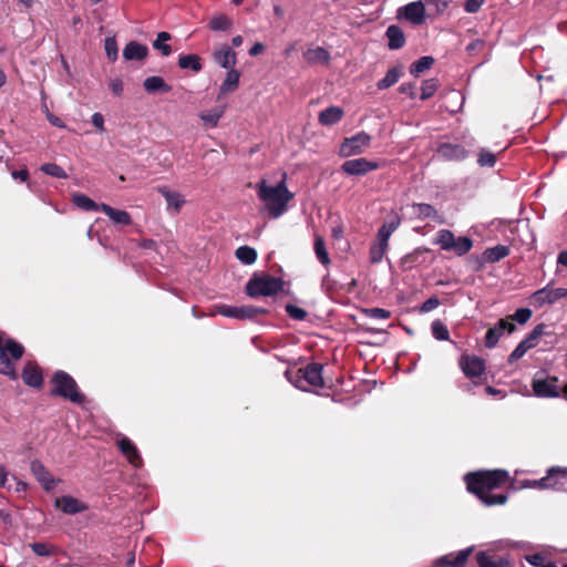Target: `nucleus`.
Masks as SVG:
<instances>
[{"instance_id":"f257e3e1","label":"nucleus","mask_w":567,"mask_h":567,"mask_svg":"<svg viewBox=\"0 0 567 567\" xmlns=\"http://www.w3.org/2000/svg\"><path fill=\"white\" fill-rule=\"evenodd\" d=\"M508 473L503 470L470 473L465 476L467 489L477 495L486 505H502L507 501L504 494L488 495V492L506 482Z\"/></svg>"},{"instance_id":"f03ea898","label":"nucleus","mask_w":567,"mask_h":567,"mask_svg":"<svg viewBox=\"0 0 567 567\" xmlns=\"http://www.w3.org/2000/svg\"><path fill=\"white\" fill-rule=\"evenodd\" d=\"M259 199L264 203L266 209L272 218L280 217L286 210L289 200L293 195L286 187L285 181L277 185H268L265 179L258 182L255 186Z\"/></svg>"},{"instance_id":"7ed1b4c3","label":"nucleus","mask_w":567,"mask_h":567,"mask_svg":"<svg viewBox=\"0 0 567 567\" xmlns=\"http://www.w3.org/2000/svg\"><path fill=\"white\" fill-rule=\"evenodd\" d=\"M286 378L296 388L307 391L308 386H322V365L319 363L308 364L306 368L287 370Z\"/></svg>"},{"instance_id":"20e7f679","label":"nucleus","mask_w":567,"mask_h":567,"mask_svg":"<svg viewBox=\"0 0 567 567\" xmlns=\"http://www.w3.org/2000/svg\"><path fill=\"white\" fill-rule=\"evenodd\" d=\"M52 382L54 388L52 390L53 395H60L64 399L70 400L73 403H83L85 398L79 391L74 379L65 373L64 371H58L54 373Z\"/></svg>"},{"instance_id":"39448f33","label":"nucleus","mask_w":567,"mask_h":567,"mask_svg":"<svg viewBox=\"0 0 567 567\" xmlns=\"http://www.w3.org/2000/svg\"><path fill=\"white\" fill-rule=\"evenodd\" d=\"M281 289V280L267 275L254 276L246 285V292L251 298L275 296Z\"/></svg>"},{"instance_id":"423d86ee","label":"nucleus","mask_w":567,"mask_h":567,"mask_svg":"<svg viewBox=\"0 0 567 567\" xmlns=\"http://www.w3.org/2000/svg\"><path fill=\"white\" fill-rule=\"evenodd\" d=\"M214 312L237 320H250L259 315L267 313V310L255 306L217 305L214 307Z\"/></svg>"},{"instance_id":"0eeeda50","label":"nucleus","mask_w":567,"mask_h":567,"mask_svg":"<svg viewBox=\"0 0 567 567\" xmlns=\"http://www.w3.org/2000/svg\"><path fill=\"white\" fill-rule=\"evenodd\" d=\"M567 484V471H556L551 468L546 477L533 481L528 484L534 488H555L563 489Z\"/></svg>"},{"instance_id":"6e6552de","label":"nucleus","mask_w":567,"mask_h":567,"mask_svg":"<svg viewBox=\"0 0 567 567\" xmlns=\"http://www.w3.org/2000/svg\"><path fill=\"white\" fill-rule=\"evenodd\" d=\"M561 298H567V288H551L550 285H547L532 295L533 303L538 307L545 303H554Z\"/></svg>"},{"instance_id":"1a4fd4ad","label":"nucleus","mask_w":567,"mask_h":567,"mask_svg":"<svg viewBox=\"0 0 567 567\" xmlns=\"http://www.w3.org/2000/svg\"><path fill=\"white\" fill-rule=\"evenodd\" d=\"M558 379L556 377L547 379L534 378L532 388L534 394L539 398H557L559 396V388L557 385Z\"/></svg>"},{"instance_id":"9d476101","label":"nucleus","mask_w":567,"mask_h":567,"mask_svg":"<svg viewBox=\"0 0 567 567\" xmlns=\"http://www.w3.org/2000/svg\"><path fill=\"white\" fill-rule=\"evenodd\" d=\"M400 218L398 216L392 217L390 220L385 221L378 230L377 238L374 240V245L385 255L389 248V239L391 235L398 229L400 226Z\"/></svg>"},{"instance_id":"9b49d317","label":"nucleus","mask_w":567,"mask_h":567,"mask_svg":"<svg viewBox=\"0 0 567 567\" xmlns=\"http://www.w3.org/2000/svg\"><path fill=\"white\" fill-rule=\"evenodd\" d=\"M400 218L398 216L392 217L390 220L385 221L378 230L377 238L374 240V245L385 255L389 248V239L391 235L398 229L400 226Z\"/></svg>"},{"instance_id":"f8f14e48","label":"nucleus","mask_w":567,"mask_h":567,"mask_svg":"<svg viewBox=\"0 0 567 567\" xmlns=\"http://www.w3.org/2000/svg\"><path fill=\"white\" fill-rule=\"evenodd\" d=\"M54 506L55 508L68 515L83 513L89 508V506L84 502L71 495H63L55 498Z\"/></svg>"},{"instance_id":"ddd939ff","label":"nucleus","mask_w":567,"mask_h":567,"mask_svg":"<svg viewBox=\"0 0 567 567\" xmlns=\"http://www.w3.org/2000/svg\"><path fill=\"white\" fill-rule=\"evenodd\" d=\"M515 330V324L509 322L508 319H501L497 324L489 328L485 336V347L488 349L494 348L499 338L507 331L512 333Z\"/></svg>"},{"instance_id":"4468645a","label":"nucleus","mask_w":567,"mask_h":567,"mask_svg":"<svg viewBox=\"0 0 567 567\" xmlns=\"http://www.w3.org/2000/svg\"><path fill=\"white\" fill-rule=\"evenodd\" d=\"M460 367L467 378L480 377L485 370V363L483 359L468 354L461 357Z\"/></svg>"},{"instance_id":"2eb2a0df","label":"nucleus","mask_w":567,"mask_h":567,"mask_svg":"<svg viewBox=\"0 0 567 567\" xmlns=\"http://www.w3.org/2000/svg\"><path fill=\"white\" fill-rule=\"evenodd\" d=\"M378 167L377 163L365 158H354L344 162L341 169L348 175H363Z\"/></svg>"},{"instance_id":"dca6fc26","label":"nucleus","mask_w":567,"mask_h":567,"mask_svg":"<svg viewBox=\"0 0 567 567\" xmlns=\"http://www.w3.org/2000/svg\"><path fill=\"white\" fill-rule=\"evenodd\" d=\"M213 60L224 69H233L237 62V54L229 45L221 44L213 52Z\"/></svg>"},{"instance_id":"f3484780","label":"nucleus","mask_w":567,"mask_h":567,"mask_svg":"<svg viewBox=\"0 0 567 567\" xmlns=\"http://www.w3.org/2000/svg\"><path fill=\"white\" fill-rule=\"evenodd\" d=\"M31 472L45 491H52L55 487L56 481L40 461L31 462Z\"/></svg>"},{"instance_id":"a211bd4d","label":"nucleus","mask_w":567,"mask_h":567,"mask_svg":"<svg viewBox=\"0 0 567 567\" xmlns=\"http://www.w3.org/2000/svg\"><path fill=\"white\" fill-rule=\"evenodd\" d=\"M472 547L460 550L456 554H447L435 560L437 567H461L467 561Z\"/></svg>"},{"instance_id":"6ab92c4d","label":"nucleus","mask_w":567,"mask_h":567,"mask_svg":"<svg viewBox=\"0 0 567 567\" xmlns=\"http://www.w3.org/2000/svg\"><path fill=\"white\" fill-rule=\"evenodd\" d=\"M425 7L426 4L423 0L411 2L403 7V14L413 24H421L425 20Z\"/></svg>"},{"instance_id":"aec40b11","label":"nucleus","mask_w":567,"mask_h":567,"mask_svg":"<svg viewBox=\"0 0 567 567\" xmlns=\"http://www.w3.org/2000/svg\"><path fill=\"white\" fill-rule=\"evenodd\" d=\"M437 155L449 161H462L467 156L463 144H441Z\"/></svg>"},{"instance_id":"412c9836","label":"nucleus","mask_w":567,"mask_h":567,"mask_svg":"<svg viewBox=\"0 0 567 567\" xmlns=\"http://www.w3.org/2000/svg\"><path fill=\"white\" fill-rule=\"evenodd\" d=\"M117 445L121 452L125 455V457L132 465H134L135 467H140L142 465L141 455L131 440H128L127 437H122L121 440H118Z\"/></svg>"},{"instance_id":"4be33fe9","label":"nucleus","mask_w":567,"mask_h":567,"mask_svg":"<svg viewBox=\"0 0 567 567\" xmlns=\"http://www.w3.org/2000/svg\"><path fill=\"white\" fill-rule=\"evenodd\" d=\"M22 379L25 384L40 388L43 383L42 372L39 367L32 362H28L22 371Z\"/></svg>"},{"instance_id":"5701e85b","label":"nucleus","mask_w":567,"mask_h":567,"mask_svg":"<svg viewBox=\"0 0 567 567\" xmlns=\"http://www.w3.org/2000/svg\"><path fill=\"white\" fill-rule=\"evenodd\" d=\"M143 87L148 94L153 93H168L172 86L165 82L162 76H148L143 82Z\"/></svg>"},{"instance_id":"b1692460","label":"nucleus","mask_w":567,"mask_h":567,"mask_svg":"<svg viewBox=\"0 0 567 567\" xmlns=\"http://www.w3.org/2000/svg\"><path fill=\"white\" fill-rule=\"evenodd\" d=\"M385 35L389 40L388 47L391 50H399L405 44V35L403 30L395 24H391L388 27L385 31Z\"/></svg>"},{"instance_id":"393cba45","label":"nucleus","mask_w":567,"mask_h":567,"mask_svg":"<svg viewBox=\"0 0 567 567\" xmlns=\"http://www.w3.org/2000/svg\"><path fill=\"white\" fill-rule=\"evenodd\" d=\"M148 49L146 45L141 44L136 41L128 42L123 50V58L127 61L131 60H143L146 58Z\"/></svg>"},{"instance_id":"a878e982","label":"nucleus","mask_w":567,"mask_h":567,"mask_svg":"<svg viewBox=\"0 0 567 567\" xmlns=\"http://www.w3.org/2000/svg\"><path fill=\"white\" fill-rule=\"evenodd\" d=\"M303 58L310 64L321 63L323 65H328L331 59L329 51L322 47L308 49L303 52Z\"/></svg>"},{"instance_id":"bb28decb","label":"nucleus","mask_w":567,"mask_h":567,"mask_svg":"<svg viewBox=\"0 0 567 567\" xmlns=\"http://www.w3.org/2000/svg\"><path fill=\"white\" fill-rule=\"evenodd\" d=\"M100 209L109 216L114 224L130 225L132 223L130 214L125 210L115 209L107 204H101Z\"/></svg>"},{"instance_id":"cd10ccee","label":"nucleus","mask_w":567,"mask_h":567,"mask_svg":"<svg viewBox=\"0 0 567 567\" xmlns=\"http://www.w3.org/2000/svg\"><path fill=\"white\" fill-rule=\"evenodd\" d=\"M343 110L339 106H330L319 113V123L322 125H333L341 121Z\"/></svg>"},{"instance_id":"c85d7f7f","label":"nucleus","mask_w":567,"mask_h":567,"mask_svg":"<svg viewBox=\"0 0 567 567\" xmlns=\"http://www.w3.org/2000/svg\"><path fill=\"white\" fill-rule=\"evenodd\" d=\"M239 79H240V72L233 69H229V71L226 74L225 80L223 81L220 87H219V94L225 95L228 93H231L236 91L239 86Z\"/></svg>"},{"instance_id":"c756f323","label":"nucleus","mask_w":567,"mask_h":567,"mask_svg":"<svg viewBox=\"0 0 567 567\" xmlns=\"http://www.w3.org/2000/svg\"><path fill=\"white\" fill-rule=\"evenodd\" d=\"M177 64L181 69L192 70L195 73L203 69L202 58L195 53L179 55Z\"/></svg>"},{"instance_id":"7c9ffc66","label":"nucleus","mask_w":567,"mask_h":567,"mask_svg":"<svg viewBox=\"0 0 567 567\" xmlns=\"http://www.w3.org/2000/svg\"><path fill=\"white\" fill-rule=\"evenodd\" d=\"M434 62L435 60L433 56H422L410 65V74L415 78H419L422 73L430 70L433 66Z\"/></svg>"},{"instance_id":"2f4dec72","label":"nucleus","mask_w":567,"mask_h":567,"mask_svg":"<svg viewBox=\"0 0 567 567\" xmlns=\"http://www.w3.org/2000/svg\"><path fill=\"white\" fill-rule=\"evenodd\" d=\"M402 75V66H393L388 70L385 76L381 79L377 86L379 90H385L394 85Z\"/></svg>"},{"instance_id":"473e14b6","label":"nucleus","mask_w":567,"mask_h":567,"mask_svg":"<svg viewBox=\"0 0 567 567\" xmlns=\"http://www.w3.org/2000/svg\"><path fill=\"white\" fill-rule=\"evenodd\" d=\"M476 560L480 567H506L508 563L503 558H495L484 551L476 555Z\"/></svg>"},{"instance_id":"72a5a7b5","label":"nucleus","mask_w":567,"mask_h":567,"mask_svg":"<svg viewBox=\"0 0 567 567\" xmlns=\"http://www.w3.org/2000/svg\"><path fill=\"white\" fill-rule=\"evenodd\" d=\"M313 248H315V252H316V256L319 259V261L323 266H329L331 260H330L328 250L326 248L324 240L320 235L315 236V247Z\"/></svg>"},{"instance_id":"f704fd0d","label":"nucleus","mask_w":567,"mask_h":567,"mask_svg":"<svg viewBox=\"0 0 567 567\" xmlns=\"http://www.w3.org/2000/svg\"><path fill=\"white\" fill-rule=\"evenodd\" d=\"M208 27L213 31H228L233 27V21L226 14H219L209 20Z\"/></svg>"},{"instance_id":"c9c22d12","label":"nucleus","mask_w":567,"mask_h":567,"mask_svg":"<svg viewBox=\"0 0 567 567\" xmlns=\"http://www.w3.org/2000/svg\"><path fill=\"white\" fill-rule=\"evenodd\" d=\"M158 192L165 197L168 207H173L176 212L179 210L184 204V199L181 194L171 192L166 187H161Z\"/></svg>"},{"instance_id":"e433bc0d","label":"nucleus","mask_w":567,"mask_h":567,"mask_svg":"<svg viewBox=\"0 0 567 567\" xmlns=\"http://www.w3.org/2000/svg\"><path fill=\"white\" fill-rule=\"evenodd\" d=\"M171 34L166 31H162L157 34L156 40L153 42V48L161 51L163 56H168L172 53V48L165 42L171 40Z\"/></svg>"},{"instance_id":"4c0bfd02","label":"nucleus","mask_w":567,"mask_h":567,"mask_svg":"<svg viewBox=\"0 0 567 567\" xmlns=\"http://www.w3.org/2000/svg\"><path fill=\"white\" fill-rule=\"evenodd\" d=\"M430 10L429 16H441L443 14L452 0H423Z\"/></svg>"},{"instance_id":"58836bf2","label":"nucleus","mask_w":567,"mask_h":567,"mask_svg":"<svg viewBox=\"0 0 567 567\" xmlns=\"http://www.w3.org/2000/svg\"><path fill=\"white\" fill-rule=\"evenodd\" d=\"M238 260L245 265H251L257 259V251L249 246H241L235 252Z\"/></svg>"},{"instance_id":"ea45409f","label":"nucleus","mask_w":567,"mask_h":567,"mask_svg":"<svg viewBox=\"0 0 567 567\" xmlns=\"http://www.w3.org/2000/svg\"><path fill=\"white\" fill-rule=\"evenodd\" d=\"M509 254V249L506 246L497 245L495 247L488 248L485 251V258L489 262H496L501 259L505 258Z\"/></svg>"},{"instance_id":"a19ab883","label":"nucleus","mask_w":567,"mask_h":567,"mask_svg":"<svg viewBox=\"0 0 567 567\" xmlns=\"http://www.w3.org/2000/svg\"><path fill=\"white\" fill-rule=\"evenodd\" d=\"M455 236L449 229H441L437 233L435 243L444 250H452Z\"/></svg>"},{"instance_id":"79ce46f5","label":"nucleus","mask_w":567,"mask_h":567,"mask_svg":"<svg viewBox=\"0 0 567 567\" xmlns=\"http://www.w3.org/2000/svg\"><path fill=\"white\" fill-rule=\"evenodd\" d=\"M413 213L419 217V218H433L435 219L437 217V212L435 210V208L430 205V204H424V203H420V204H414L413 205Z\"/></svg>"},{"instance_id":"37998d69","label":"nucleus","mask_w":567,"mask_h":567,"mask_svg":"<svg viewBox=\"0 0 567 567\" xmlns=\"http://www.w3.org/2000/svg\"><path fill=\"white\" fill-rule=\"evenodd\" d=\"M72 200L75 206L86 212L100 209L97 204L83 194H74Z\"/></svg>"},{"instance_id":"c03bdc74","label":"nucleus","mask_w":567,"mask_h":567,"mask_svg":"<svg viewBox=\"0 0 567 567\" xmlns=\"http://www.w3.org/2000/svg\"><path fill=\"white\" fill-rule=\"evenodd\" d=\"M439 89V81L437 79H427V80H424L422 82V86H421V96L420 99L425 101L430 97H432L435 92L437 91Z\"/></svg>"},{"instance_id":"a18cd8bd","label":"nucleus","mask_w":567,"mask_h":567,"mask_svg":"<svg viewBox=\"0 0 567 567\" xmlns=\"http://www.w3.org/2000/svg\"><path fill=\"white\" fill-rule=\"evenodd\" d=\"M473 241L468 237H455L452 251L457 256H463L471 250Z\"/></svg>"},{"instance_id":"49530a36","label":"nucleus","mask_w":567,"mask_h":567,"mask_svg":"<svg viewBox=\"0 0 567 567\" xmlns=\"http://www.w3.org/2000/svg\"><path fill=\"white\" fill-rule=\"evenodd\" d=\"M545 324L540 323L536 326L533 331L522 340L528 349H533L537 346L538 339L544 334Z\"/></svg>"},{"instance_id":"de8ad7c7","label":"nucleus","mask_w":567,"mask_h":567,"mask_svg":"<svg viewBox=\"0 0 567 567\" xmlns=\"http://www.w3.org/2000/svg\"><path fill=\"white\" fill-rule=\"evenodd\" d=\"M432 334L436 340L445 341L449 340L450 333L446 326L440 321L435 320L431 324Z\"/></svg>"},{"instance_id":"09e8293b","label":"nucleus","mask_w":567,"mask_h":567,"mask_svg":"<svg viewBox=\"0 0 567 567\" xmlns=\"http://www.w3.org/2000/svg\"><path fill=\"white\" fill-rule=\"evenodd\" d=\"M30 547L35 555L42 557L51 556L55 553V548L48 543H33Z\"/></svg>"},{"instance_id":"8fccbe9b","label":"nucleus","mask_w":567,"mask_h":567,"mask_svg":"<svg viewBox=\"0 0 567 567\" xmlns=\"http://www.w3.org/2000/svg\"><path fill=\"white\" fill-rule=\"evenodd\" d=\"M41 171L56 178H66L68 175L62 167L53 163H47L41 166Z\"/></svg>"},{"instance_id":"3c124183","label":"nucleus","mask_w":567,"mask_h":567,"mask_svg":"<svg viewBox=\"0 0 567 567\" xmlns=\"http://www.w3.org/2000/svg\"><path fill=\"white\" fill-rule=\"evenodd\" d=\"M362 313L371 319L375 320H385L390 318L391 312L383 308H370V309H363Z\"/></svg>"},{"instance_id":"603ef678","label":"nucleus","mask_w":567,"mask_h":567,"mask_svg":"<svg viewBox=\"0 0 567 567\" xmlns=\"http://www.w3.org/2000/svg\"><path fill=\"white\" fill-rule=\"evenodd\" d=\"M104 49L109 60L114 62L118 55V48L115 38H106Z\"/></svg>"},{"instance_id":"864d4df0","label":"nucleus","mask_w":567,"mask_h":567,"mask_svg":"<svg viewBox=\"0 0 567 567\" xmlns=\"http://www.w3.org/2000/svg\"><path fill=\"white\" fill-rule=\"evenodd\" d=\"M477 162L481 166L493 167L496 163V157L493 153L483 150L478 155Z\"/></svg>"},{"instance_id":"5fc2aeb1","label":"nucleus","mask_w":567,"mask_h":567,"mask_svg":"<svg viewBox=\"0 0 567 567\" xmlns=\"http://www.w3.org/2000/svg\"><path fill=\"white\" fill-rule=\"evenodd\" d=\"M530 317L532 311L528 308H520L517 309L511 318L517 321L519 324H524L530 319Z\"/></svg>"},{"instance_id":"6e6d98bb","label":"nucleus","mask_w":567,"mask_h":567,"mask_svg":"<svg viewBox=\"0 0 567 567\" xmlns=\"http://www.w3.org/2000/svg\"><path fill=\"white\" fill-rule=\"evenodd\" d=\"M528 350L529 349L526 347V344L523 341H520L518 346L509 354L508 363H514L515 361L519 360Z\"/></svg>"},{"instance_id":"4d7b16f0","label":"nucleus","mask_w":567,"mask_h":567,"mask_svg":"<svg viewBox=\"0 0 567 567\" xmlns=\"http://www.w3.org/2000/svg\"><path fill=\"white\" fill-rule=\"evenodd\" d=\"M286 311H287V313H288L291 318H293V319H296V320H302V319H305V318H306V316H307L306 310H303L302 308H299V307H297V306H293V305H287V306H286Z\"/></svg>"},{"instance_id":"13d9d810","label":"nucleus","mask_w":567,"mask_h":567,"mask_svg":"<svg viewBox=\"0 0 567 567\" xmlns=\"http://www.w3.org/2000/svg\"><path fill=\"white\" fill-rule=\"evenodd\" d=\"M360 152H362V150L359 144H341V148L339 151V153L342 156H349L353 153H360Z\"/></svg>"},{"instance_id":"bf43d9fd","label":"nucleus","mask_w":567,"mask_h":567,"mask_svg":"<svg viewBox=\"0 0 567 567\" xmlns=\"http://www.w3.org/2000/svg\"><path fill=\"white\" fill-rule=\"evenodd\" d=\"M384 254L372 243L369 251V258L372 264H379Z\"/></svg>"},{"instance_id":"052dcab7","label":"nucleus","mask_w":567,"mask_h":567,"mask_svg":"<svg viewBox=\"0 0 567 567\" xmlns=\"http://www.w3.org/2000/svg\"><path fill=\"white\" fill-rule=\"evenodd\" d=\"M485 2V0H466L464 4V9L468 13H475L477 12L482 4Z\"/></svg>"},{"instance_id":"680f3d73","label":"nucleus","mask_w":567,"mask_h":567,"mask_svg":"<svg viewBox=\"0 0 567 567\" xmlns=\"http://www.w3.org/2000/svg\"><path fill=\"white\" fill-rule=\"evenodd\" d=\"M415 83L406 82L402 83L399 87V92L409 95L411 99L415 97Z\"/></svg>"},{"instance_id":"e2e57ef3","label":"nucleus","mask_w":567,"mask_h":567,"mask_svg":"<svg viewBox=\"0 0 567 567\" xmlns=\"http://www.w3.org/2000/svg\"><path fill=\"white\" fill-rule=\"evenodd\" d=\"M439 305H440V301L437 298H435V297L429 298L426 301L423 302V305L421 307V311H423V312L432 311L435 308H437Z\"/></svg>"},{"instance_id":"0e129e2a","label":"nucleus","mask_w":567,"mask_h":567,"mask_svg":"<svg viewBox=\"0 0 567 567\" xmlns=\"http://www.w3.org/2000/svg\"><path fill=\"white\" fill-rule=\"evenodd\" d=\"M527 561L535 566V567H542V565H545V559L540 554L530 555L527 558Z\"/></svg>"},{"instance_id":"69168bd1","label":"nucleus","mask_w":567,"mask_h":567,"mask_svg":"<svg viewBox=\"0 0 567 567\" xmlns=\"http://www.w3.org/2000/svg\"><path fill=\"white\" fill-rule=\"evenodd\" d=\"M110 89L115 95H121L123 92V82L120 79H115L111 82Z\"/></svg>"},{"instance_id":"338daca9","label":"nucleus","mask_w":567,"mask_h":567,"mask_svg":"<svg viewBox=\"0 0 567 567\" xmlns=\"http://www.w3.org/2000/svg\"><path fill=\"white\" fill-rule=\"evenodd\" d=\"M92 124L97 128V130H103V124H104V117L101 113L96 112L92 115Z\"/></svg>"},{"instance_id":"774afa93","label":"nucleus","mask_w":567,"mask_h":567,"mask_svg":"<svg viewBox=\"0 0 567 567\" xmlns=\"http://www.w3.org/2000/svg\"><path fill=\"white\" fill-rule=\"evenodd\" d=\"M265 50V47L262 43L260 42H256L249 50V54L251 56H256V55H259L260 53H262Z\"/></svg>"}]
</instances>
